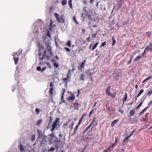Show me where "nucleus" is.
<instances>
[{"mask_svg":"<svg viewBox=\"0 0 152 152\" xmlns=\"http://www.w3.org/2000/svg\"><path fill=\"white\" fill-rule=\"evenodd\" d=\"M59 118H57L53 122L52 126L51 131L53 132L54 129H57L60 126L61 124L59 121Z\"/></svg>","mask_w":152,"mask_h":152,"instance_id":"nucleus-1","label":"nucleus"},{"mask_svg":"<svg viewBox=\"0 0 152 152\" xmlns=\"http://www.w3.org/2000/svg\"><path fill=\"white\" fill-rule=\"evenodd\" d=\"M54 16H55L57 20L59 23H64L65 20L64 19V15H61L59 17V15L56 13H54Z\"/></svg>","mask_w":152,"mask_h":152,"instance_id":"nucleus-2","label":"nucleus"},{"mask_svg":"<svg viewBox=\"0 0 152 152\" xmlns=\"http://www.w3.org/2000/svg\"><path fill=\"white\" fill-rule=\"evenodd\" d=\"M50 144L53 142H59L58 138L53 135V134H51L50 137H48Z\"/></svg>","mask_w":152,"mask_h":152,"instance_id":"nucleus-3","label":"nucleus"},{"mask_svg":"<svg viewBox=\"0 0 152 152\" xmlns=\"http://www.w3.org/2000/svg\"><path fill=\"white\" fill-rule=\"evenodd\" d=\"M95 117H94L93 118V120L92 122L84 130L83 133H84L85 132H87V133L90 132L92 130L93 126H91V125L94 121Z\"/></svg>","mask_w":152,"mask_h":152,"instance_id":"nucleus-4","label":"nucleus"},{"mask_svg":"<svg viewBox=\"0 0 152 152\" xmlns=\"http://www.w3.org/2000/svg\"><path fill=\"white\" fill-rule=\"evenodd\" d=\"M46 50H45L44 52L43 53V55L41 56V55L42 53H39L38 54V55L39 57V60H42L45 57H46L47 59H49V56L48 55H46Z\"/></svg>","mask_w":152,"mask_h":152,"instance_id":"nucleus-5","label":"nucleus"},{"mask_svg":"<svg viewBox=\"0 0 152 152\" xmlns=\"http://www.w3.org/2000/svg\"><path fill=\"white\" fill-rule=\"evenodd\" d=\"M86 60H84L80 64H79V66L78 67V69L80 71H83V69L84 68L85 66Z\"/></svg>","mask_w":152,"mask_h":152,"instance_id":"nucleus-6","label":"nucleus"},{"mask_svg":"<svg viewBox=\"0 0 152 152\" xmlns=\"http://www.w3.org/2000/svg\"><path fill=\"white\" fill-rule=\"evenodd\" d=\"M70 121V120H68L66 123L64 124V126H66L69 125V128L70 130H71L73 128V126L74 124V123L72 122H71Z\"/></svg>","mask_w":152,"mask_h":152,"instance_id":"nucleus-7","label":"nucleus"},{"mask_svg":"<svg viewBox=\"0 0 152 152\" xmlns=\"http://www.w3.org/2000/svg\"><path fill=\"white\" fill-rule=\"evenodd\" d=\"M14 53V54H15V55L14 56V55H13V56H14L13 59L14 61L15 64H18L19 60V57L18 56L19 55V54H17V52H16L15 53Z\"/></svg>","mask_w":152,"mask_h":152,"instance_id":"nucleus-8","label":"nucleus"},{"mask_svg":"<svg viewBox=\"0 0 152 152\" xmlns=\"http://www.w3.org/2000/svg\"><path fill=\"white\" fill-rule=\"evenodd\" d=\"M85 74L84 73L81 74L79 76V80H82L83 82L85 80Z\"/></svg>","mask_w":152,"mask_h":152,"instance_id":"nucleus-9","label":"nucleus"},{"mask_svg":"<svg viewBox=\"0 0 152 152\" xmlns=\"http://www.w3.org/2000/svg\"><path fill=\"white\" fill-rule=\"evenodd\" d=\"M75 99V96L72 94H71V96L67 98V99L68 101H73Z\"/></svg>","mask_w":152,"mask_h":152,"instance_id":"nucleus-10","label":"nucleus"},{"mask_svg":"<svg viewBox=\"0 0 152 152\" xmlns=\"http://www.w3.org/2000/svg\"><path fill=\"white\" fill-rule=\"evenodd\" d=\"M46 45L47 46V49L48 50H49L50 55L52 56L53 55V53L51 52V47H50L49 44L48 42H46Z\"/></svg>","mask_w":152,"mask_h":152,"instance_id":"nucleus-11","label":"nucleus"},{"mask_svg":"<svg viewBox=\"0 0 152 152\" xmlns=\"http://www.w3.org/2000/svg\"><path fill=\"white\" fill-rule=\"evenodd\" d=\"M49 93L51 97L52 98H53V94L54 93L55 91L53 90V88H50L49 89Z\"/></svg>","mask_w":152,"mask_h":152,"instance_id":"nucleus-12","label":"nucleus"},{"mask_svg":"<svg viewBox=\"0 0 152 152\" xmlns=\"http://www.w3.org/2000/svg\"><path fill=\"white\" fill-rule=\"evenodd\" d=\"M66 91V90L65 89L63 88L62 89V95L61 97V102H64V100L63 99L64 95V93Z\"/></svg>","mask_w":152,"mask_h":152,"instance_id":"nucleus-13","label":"nucleus"},{"mask_svg":"<svg viewBox=\"0 0 152 152\" xmlns=\"http://www.w3.org/2000/svg\"><path fill=\"white\" fill-rule=\"evenodd\" d=\"M110 88L111 86H109L106 88L105 92L106 94L107 95H110V94L111 93L110 92Z\"/></svg>","mask_w":152,"mask_h":152,"instance_id":"nucleus-14","label":"nucleus"},{"mask_svg":"<svg viewBox=\"0 0 152 152\" xmlns=\"http://www.w3.org/2000/svg\"><path fill=\"white\" fill-rule=\"evenodd\" d=\"M18 148L21 152H24L25 150L23 145L20 144L19 145Z\"/></svg>","mask_w":152,"mask_h":152,"instance_id":"nucleus-15","label":"nucleus"},{"mask_svg":"<svg viewBox=\"0 0 152 152\" xmlns=\"http://www.w3.org/2000/svg\"><path fill=\"white\" fill-rule=\"evenodd\" d=\"M99 44V42H96V43H95L92 48L91 50H94L96 48V47Z\"/></svg>","mask_w":152,"mask_h":152,"instance_id":"nucleus-16","label":"nucleus"},{"mask_svg":"<svg viewBox=\"0 0 152 152\" xmlns=\"http://www.w3.org/2000/svg\"><path fill=\"white\" fill-rule=\"evenodd\" d=\"M119 120L118 119L117 120H115L114 121H113L112 123L111 126H113Z\"/></svg>","mask_w":152,"mask_h":152,"instance_id":"nucleus-17","label":"nucleus"},{"mask_svg":"<svg viewBox=\"0 0 152 152\" xmlns=\"http://www.w3.org/2000/svg\"><path fill=\"white\" fill-rule=\"evenodd\" d=\"M127 97V95L126 92L125 93V96L122 99L123 103H124L126 100Z\"/></svg>","mask_w":152,"mask_h":152,"instance_id":"nucleus-18","label":"nucleus"},{"mask_svg":"<svg viewBox=\"0 0 152 152\" xmlns=\"http://www.w3.org/2000/svg\"><path fill=\"white\" fill-rule=\"evenodd\" d=\"M69 78H68V77H66L65 78L63 79L62 80L65 83H66L67 84L69 81V80H68L69 79Z\"/></svg>","mask_w":152,"mask_h":152,"instance_id":"nucleus-19","label":"nucleus"},{"mask_svg":"<svg viewBox=\"0 0 152 152\" xmlns=\"http://www.w3.org/2000/svg\"><path fill=\"white\" fill-rule=\"evenodd\" d=\"M132 134H130L129 135H127L126 138L123 141V142H124L125 141L127 140L132 135Z\"/></svg>","mask_w":152,"mask_h":152,"instance_id":"nucleus-20","label":"nucleus"},{"mask_svg":"<svg viewBox=\"0 0 152 152\" xmlns=\"http://www.w3.org/2000/svg\"><path fill=\"white\" fill-rule=\"evenodd\" d=\"M135 112L134 110H130L129 112V115L130 116L133 115L135 113Z\"/></svg>","mask_w":152,"mask_h":152,"instance_id":"nucleus-21","label":"nucleus"},{"mask_svg":"<svg viewBox=\"0 0 152 152\" xmlns=\"http://www.w3.org/2000/svg\"><path fill=\"white\" fill-rule=\"evenodd\" d=\"M68 3L70 8L71 9H72V0H69L68 1Z\"/></svg>","mask_w":152,"mask_h":152,"instance_id":"nucleus-22","label":"nucleus"},{"mask_svg":"<svg viewBox=\"0 0 152 152\" xmlns=\"http://www.w3.org/2000/svg\"><path fill=\"white\" fill-rule=\"evenodd\" d=\"M53 120V118L51 116H50L49 117V123L48 124V126L47 128V129H49V124Z\"/></svg>","mask_w":152,"mask_h":152,"instance_id":"nucleus-23","label":"nucleus"},{"mask_svg":"<svg viewBox=\"0 0 152 152\" xmlns=\"http://www.w3.org/2000/svg\"><path fill=\"white\" fill-rule=\"evenodd\" d=\"M116 94V92H115L114 93L110 94V95H109V96H110L111 97H113V99L115 98V96Z\"/></svg>","mask_w":152,"mask_h":152,"instance_id":"nucleus-24","label":"nucleus"},{"mask_svg":"<svg viewBox=\"0 0 152 152\" xmlns=\"http://www.w3.org/2000/svg\"><path fill=\"white\" fill-rule=\"evenodd\" d=\"M75 109L77 110H78L79 107V106L80 105V104L78 102H76L75 103Z\"/></svg>","mask_w":152,"mask_h":152,"instance_id":"nucleus-25","label":"nucleus"},{"mask_svg":"<svg viewBox=\"0 0 152 152\" xmlns=\"http://www.w3.org/2000/svg\"><path fill=\"white\" fill-rule=\"evenodd\" d=\"M42 120L41 119H39L37 122V125L38 126H39L42 123Z\"/></svg>","mask_w":152,"mask_h":152,"instance_id":"nucleus-26","label":"nucleus"},{"mask_svg":"<svg viewBox=\"0 0 152 152\" xmlns=\"http://www.w3.org/2000/svg\"><path fill=\"white\" fill-rule=\"evenodd\" d=\"M66 45L68 47H70L71 46V42L69 40L67 41Z\"/></svg>","mask_w":152,"mask_h":152,"instance_id":"nucleus-27","label":"nucleus"},{"mask_svg":"<svg viewBox=\"0 0 152 152\" xmlns=\"http://www.w3.org/2000/svg\"><path fill=\"white\" fill-rule=\"evenodd\" d=\"M143 103V102H141L140 104L136 107L135 108V109L136 110H138L141 106L142 105V104Z\"/></svg>","mask_w":152,"mask_h":152,"instance_id":"nucleus-28","label":"nucleus"},{"mask_svg":"<svg viewBox=\"0 0 152 152\" xmlns=\"http://www.w3.org/2000/svg\"><path fill=\"white\" fill-rule=\"evenodd\" d=\"M49 30L50 31H51L52 30V20H51V23L49 25Z\"/></svg>","mask_w":152,"mask_h":152,"instance_id":"nucleus-29","label":"nucleus"},{"mask_svg":"<svg viewBox=\"0 0 152 152\" xmlns=\"http://www.w3.org/2000/svg\"><path fill=\"white\" fill-rule=\"evenodd\" d=\"M67 0H63L61 2V4L63 6L65 5L66 4Z\"/></svg>","mask_w":152,"mask_h":152,"instance_id":"nucleus-30","label":"nucleus"},{"mask_svg":"<svg viewBox=\"0 0 152 152\" xmlns=\"http://www.w3.org/2000/svg\"><path fill=\"white\" fill-rule=\"evenodd\" d=\"M148 114H149L148 113H146L143 117V118L144 120H146L147 118Z\"/></svg>","mask_w":152,"mask_h":152,"instance_id":"nucleus-31","label":"nucleus"},{"mask_svg":"<svg viewBox=\"0 0 152 152\" xmlns=\"http://www.w3.org/2000/svg\"><path fill=\"white\" fill-rule=\"evenodd\" d=\"M71 72V70L70 69H69L66 75V77H68V78H70V75H69V73H70Z\"/></svg>","mask_w":152,"mask_h":152,"instance_id":"nucleus-32","label":"nucleus"},{"mask_svg":"<svg viewBox=\"0 0 152 152\" xmlns=\"http://www.w3.org/2000/svg\"><path fill=\"white\" fill-rule=\"evenodd\" d=\"M148 107H146L144 109H143L140 113L139 114V115H141L147 109Z\"/></svg>","mask_w":152,"mask_h":152,"instance_id":"nucleus-33","label":"nucleus"},{"mask_svg":"<svg viewBox=\"0 0 152 152\" xmlns=\"http://www.w3.org/2000/svg\"><path fill=\"white\" fill-rule=\"evenodd\" d=\"M46 64L47 65L49 69H51V68L52 66L49 63L47 62L46 63Z\"/></svg>","mask_w":152,"mask_h":152,"instance_id":"nucleus-34","label":"nucleus"},{"mask_svg":"<svg viewBox=\"0 0 152 152\" xmlns=\"http://www.w3.org/2000/svg\"><path fill=\"white\" fill-rule=\"evenodd\" d=\"M141 59V56H137L134 59V61H138Z\"/></svg>","mask_w":152,"mask_h":152,"instance_id":"nucleus-35","label":"nucleus"},{"mask_svg":"<svg viewBox=\"0 0 152 152\" xmlns=\"http://www.w3.org/2000/svg\"><path fill=\"white\" fill-rule=\"evenodd\" d=\"M146 34L148 36V37L150 38L151 35V32H150L148 31L146 32Z\"/></svg>","mask_w":152,"mask_h":152,"instance_id":"nucleus-36","label":"nucleus"},{"mask_svg":"<svg viewBox=\"0 0 152 152\" xmlns=\"http://www.w3.org/2000/svg\"><path fill=\"white\" fill-rule=\"evenodd\" d=\"M149 47L148 46H147L146 48H145V49L144 50V53H145L146 52L148 51V50L149 49Z\"/></svg>","mask_w":152,"mask_h":152,"instance_id":"nucleus-37","label":"nucleus"},{"mask_svg":"<svg viewBox=\"0 0 152 152\" xmlns=\"http://www.w3.org/2000/svg\"><path fill=\"white\" fill-rule=\"evenodd\" d=\"M112 39L113 40V43H112V45H113L115 44V43L116 42V41H115V39L114 37H112Z\"/></svg>","mask_w":152,"mask_h":152,"instance_id":"nucleus-38","label":"nucleus"},{"mask_svg":"<svg viewBox=\"0 0 152 152\" xmlns=\"http://www.w3.org/2000/svg\"><path fill=\"white\" fill-rule=\"evenodd\" d=\"M94 111V108L89 113V116H90L91 114L93 113Z\"/></svg>","mask_w":152,"mask_h":152,"instance_id":"nucleus-39","label":"nucleus"},{"mask_svg":"<svg viewBox=\"0 0 152 152\" xmlns=\"http://www.w3.org/2000/svg\"><path fill=\"white\" fill-rule=\"evenodd\" d=\"M78 126H79V125H77L74 128V131L73 133H75L76 132L78 128Z\"/></svg>","mask_w":152,"mask_h":152,"instance_id":"nucleus-40","label":"nucleus"},{"mask_svg":"<svg viewBox=\"0 0 152 152\" xmlns=\"http://www.w3.org/2000/svg\"><path fill=\"white\" fill-rule=\"evenodd\" d=\"M73 20H74V21H75V23L76 24H78V22L77 20L76 19V18L75 16H73Z\"/></svg>","mask_w":152,"mask_h":152,"instance_id":"nucleus-41","label":"nucleus"},{"mask_svg":"<svg viewBox=\"0 0 152 152\" xmlns=\"http://www.w3.org/2000/svg\"><path fill=\"white\" fill-rule=\"evenodd\" d=\"M35 112L37 114H38L40 112V110L38 108H36L35 110Z\"/></svg>","mask_w":152,"mask_h":152,"instance_id":"nucleus-42","label":"nucleus"},{"mask_svg":"<svg viewBox=\"0 0 152 152\" xmlns=\"http://www.w3.org/2000/svg\"><path fill=\"white\" fill-rule=\"evenodd\" d=\"M144 91V89H142L140 90L139 91V93L138 94H140V95L142 94Z\"/></svg>","mask_w":152,"mask_h":152,"instance_id":"nucleus-43","label":"nucleus"},{"mask_svg":"<svg viewBox=\"0 0 152 152\" xmlns=\"http://www.w3.org/2000/svg\"><path fill=\"white\" fill-rule=\"evenodd\" d=\"M152 94V89H151L148 93V95L150 96Z\"/></svg>","mask_w":152,"mask_h":152,"instance_id":"nucleus-44","label":"nucleus"},{"mask_svg":"<svg viewBox=\"0 0 152 152\" xmlns=\"http://www.w3.org/2000/svg\"><path fill=\"white\" fill-rule=\"evenodd\" d=\"M35 136L34 135H31V141H33L35 140Z\"/></svg>","mask_w":152,"mask_h":152,"instance_id":"nucleus-45","label":"nucleus"},{"mask_svg":"<svg viewBox=\"0 0 152 152\" xmlns=\"http://www.w3.org/2000/svg\"><path fill=\"white\" fill-rule=\"evenodd\" d=\"M53 65L54 67L56 68H58L59 67V65L56 62L54 63Z\"/></svg>","mask_w":152,"mask_h":152,"instance_id":"nucleus-46","label":"nucleus"},{"mask_svg":"<svg viewBox=\"0 0 152 152\" xmlns=\"http://www.w3.org/2000/svg\"><path fill=\"white\" fill-rule=\"evenodd\" d=\"M55 149L53 147H52L50 149H49L48 150V151H54Z\"/></svg>","mask_w":152,"mask_h":152,"instance_id":"nucleus-47","label":"nucleus"},{"mask_svg":"<svg viewBox=\"0 0 152 152\" xmlns=\"http://www.w3.org/2000/svg\"><path fill=\"white\" fill-rule=\"evenodd\" d=\"M65 50L67 51H68V52H70V50L67 47H64V48Z\"/></svg>","mask_w":152,"mask_h":152,"instance_id":"nucleus-48","label":"nucleus"},{"mask_svg":"<svg viewBox=\"0 0 152 152\" xmlns=\"http://www.w3.org/2000/svg\"><path fill=\"white\" fill-rule=\"evenodd\" d=\"M106 42H103L102 45H101L100 46V48H101L102 46H105V45H106Z\"/></svg>","mask_w":152,"mask_h":152,"instance_id":"nucleus-49","label":"nucleus"},{"mask_svg":"<svg viewBox=\"0 0 152 152\" xmlns=\"http://www.w3.org/2000/svg\"><path fill=\"white\" fill-rule=\"evenodd\" d=\"M39 52L40 51V49H44V47L43 45H40L39 46Z\"/></svg>","mask_w":152,"mask_h":152,"instance_id":"nucleus-50","label":"nucleus"},{"mask_svg":"<svg viewBox=\"0 0 152 152\" xmlns=\"http://www.w3.org/2000/svg\"><path fill=\"white\" fill-rule=\"evenodd\" d=\"M46 35L47 36L49 37H50V33L49 32L48 30L47 31V33L46 34Z\"/></svg>","mask_w":152,"mask_h":152,"instance_id":"nucleus-51","label":"nucleus"},{"mask_svg":"<svg viewBox=\"0 0 152 152\" xmlns=\"http://www.w3.org/2000/svg\"><path fill=\"white\" fill-rule=\"evenodd\" d=\"M96 33H93L92 34V38H95L96 37Z\"/></svg>","mask_w":152,"mask_h":152,"instance_id":"nucleus-52","label":"nucleus"},{"mask_svg":"<svg viewBox=\"0 0 152 152\" xmlns=\"http://www.w3.org/2000/svg\"><path fill=\"white\" fill-rule=\"evenodd\" d=\"M36 69L37 71H41V67L39 66L37 67Z\"/></svg>","mask_w":152,"mask_h":152,"instance_id":"nucleus-53","label":"nucleus"},{"mask_svg":"<svg viewBox=\"0 0 152 152\" xmlns=\"http://www.w3.org/2000/svg\"><path fill=\"white\" fill-rule=\"evenodd\" d=\"M46 68V66H45L42 69H41V72H43L45 69Z\"/></svg>","mask_w":152,"mask_h":152,"instance_id":"nucleus-54","label":"nucleus"},{"mask_svg":"<svg viewBox=\"0 0 152 152\" xmlns=\"http://www.w3.org/2000/svg\"><path fill=\"white\" fill-rule=\"evenodd\" d=\"M90 37L89 36V37H87L86 39V40L87 41H88V42H90Z\"/></svg>","mask_w":152,"mask_h":152,"instance_id":"nucleus-55","label":"nucleus"},{"mask_svg":"<svg viewBox=\"0 0 152 152\" xmlns=\"http://www.w3.org/2000/svg\"><path fill=\"white\" fill-rule=\"evenodd\" d=\"M50 88H53V85L52 82H50Z\"/></svg>","mask_w":152,"mask_h":152,"instance_id":"nucleus-56","label":"nucleus"},{"mask_svg":"<svg viewBox=\"0 0 152 152\" xmlns=\"http://www.w3.org/2000/svg\"><path fill=\"white\" fill-rule=\"evenodd\" d=\"M149 48L150 49H152V42L149 44Z\"/></svg>","mask_w":152,"mask_h":152,"instance_id":"nucleus-57","label":"nucleus"},{"mask_svg":"<svg viewBox=\"0 0 152 152\" xmlns=\"http://www.w3.org/2000/svg\"><path fill=\"white\" fill-rule=\"evenodd\" d=\"M133 57V56L132 57H131V58L130 59V60L129 61H128L127 62V64H130L131 63V61H132V58Z\"/></svg>","mask_w":152,"mask_h":152,"instance_id":"nucleus-58","label":"nucleus"},{"mask_svg":"<svg viewBox=\"0 0 152 152\" xmlns=\"http://www.w3.org/2000/svg\"><path fill=\"white\" fill-rule=\"evenodd\" d=\"M151 76H149L148 77L146 78V79H145L146 80V81H147L148 80L150 79L151 78Z\"/></svg>","mask_w":152,"mask_h":152,"instance_id":"nucleus-59","label":"nucleus"},{"mask_svg":"<svg viewBox=\"0 0 152 152\" xmlns=\"http://www.w3.org/2000/svg\"><path fill=\"white\" fill-rule=\"evenodd\" d=\"M85 15L86 16H87L88 18H89L90 19H91L90 17H91V15H88V14L87 15V14H85Z\"/></svg>","mask_w":152,"mask_h":152,"instance_id":"nucleus-60","label":"nucleus"},{"mask_svg":"<svg viewBox=\"0 0 152 152\" xmlns=\"http://www.w3.org/2000/svg\"><path fill=\"white\" fill-rule=\"evenodd\" d=\"M118 140L117 139V138H115V142L113 144H114V145L116 143L118 142Z\"/></svg>","mask_w":152,"mask_h":152,"instance_id":"nucleus-61","label":"nucleus"},{"mask_svg":"<svg viewBox=\"0 0 152 152\" xmlns=\"http://www.w3.org/2000/svg\"><path fill=\"white\" fill-rule=\"evenodd\" d=\"M119 112L120 113H121L122 114H123V111L121 109H119Z\"/></svg>","mask_w":152,"mask_h":152,"instance_id":"nucleus-62","label":"nucleus"},{"mask_svg":"<svg viewBox=\"0 0 152 152\" xmlns=\"http://www.w3.org/2000/svg\"><path fill=\"white\" fill-rule=\"evenodd\" d=\"M87 115L86 113H84L82 114L81 117L83 118Z\"/></svg>","mask_w":152,"mask_h":152,"instance_id":"nucleus-63","label":"nucleus"},{"mask_svg":"<svg viewBox=\"0 0 152 152\" xmlns=\"http://www.w3.org/2000/svg\"><path fill=\"white\" fill-rule=\"evenodd\" d=\"M83 3L84 5H85L87 4V2L86 0H84V1L83 2Z\"/></svg>","mask_w":152,"mask_h":152,"instance_id":"nucleus-64","label":"nucleus"}]
</instances>
